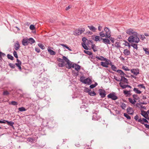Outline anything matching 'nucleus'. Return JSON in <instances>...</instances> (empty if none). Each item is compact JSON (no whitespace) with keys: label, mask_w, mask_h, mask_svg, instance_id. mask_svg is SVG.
Masks as SVG:
<instances>
[{"label":"nucleus","mask_w":149,"mask_h":149,"mask_svg":"<svg viewBox=\"0 0 149 149\" xmlns=\"http://www.w3.org/2000/svg\"><path fill=\"white\" fill-rule=\"evenodd\" d=\"M104 31L105 32V33H104L103 31L99 32L100 36L101 37H105L107 38H110L111 36L110 30L107 27H105L104 28Z\"/></svg>","instance_id":"nucleus-1"},{"label":"nucleus","mask_w":149,"mask_h":149,"mask_svg":"<svg viewBox=\"0 0 149 149\" xmlns=\"http://www.w3.org/2000/svg\"><path fill=\"white\" fill-rule=\"evenodd\" d=\"M138 34L135 33V34L129 36L128 40L130 42H134L136 43H138L140 41L139 38L138 37Z\"/></svg>","instance_id":"nucleus-2"},{"label":"nucleus","mask_w":149,"mask_h":149,"mask_svg":"<svg viewBox=\"0 0 149 149\" xmlns=\"http://www.w3.org/2000/svg\"><path fill=\"white\" fill-rule=\"evenodd\" d=\"M80 79L81 82L85 84H87L88 85H90L92 83L91 79L90 78L88 77L86 79H85V77H80Z\"/></svg>","instance_id":"nucleus-3"},{"label":"nucleus","mask_w":149,"mask_h":149,"mask_svg":"<svg viewBox=\"0 0 149 149\" xmlns=\"http://www.w3.org/2000/svg\"><path fill=\"white\" fill-rule=\"evenodd\" d=\"M104 61H105V62H101V65L104 67L108 68V65H110V63H111V61L107 59H106V60H105Z\"/></svg>","instance_id":"nucleus-4"},{"label":"nucleus","mask_w":149,"mask_h":149,"mask_svg":"<svg viewBox=\"0 0 149 149\" xmlns=\"http://www.w3.org/2000/svg\"><path fill=\"white\" fill-rule=\"evenodd\" d=\"M107 97L109 98H110L113 100H116L118 99V97L116 96L115 93H110L107 95Z\"/></svg>","instance_id":"nucleus-5"},{"label":"nucleus","mask_w":149,"mask_h":149,"mask_svg":"<svg viewBox=\"0 0 149 149\" xmlns=\"http://www.w3.org/2000/svg\"><path fill=\"white\" fill-rule=\"evenodd\" d=\"M85 30L84 28H81V29H78L74 31V35L77 36L80 35Z\"/></svg>","instance_id":"nucleus-6"},{"label":"nucleus","mask_w":149,"mask_h":149,"mask_svg":"<svg viewBox=\"0 0 149 149\" xmlns=\"http://www.w3.org/2000/svg\"><path fill=\"white\" fill-rule=\"evenodd\" d=\"M100 118V117L98 115L97 113V112L93 113L92 116V119L93 120H97Z\"/></svg>","instance_id":"nucleus-7"},{"label":"nucleus","mask_w":149,"mask_h":149,"mask_svg":"<svg viewBox=\"0 0 149 149\" xmlns=\"http://www.w3.org/2000/svg\"><path fill=\"white\" fill-rule=\"evenodd\" d=\"M99 94L100 96L101 97L103 98L106 95V92L105 91L102 89H100L99 90Z\"/></svg>","instance_id":"nucleus-8"},{"label":"nucleus","mask_w":149,"mask_h":149,"mask_svg":"<svg viewBox=\"0 0 149 149\" xmlns=\"http://www.w3.org/2000/svg\"><path fill=\"white\" fill-rule=\"evenodd\" d=\"M130 71L135 76L137 75L139 73V70L138 69H133L131 70Z\"/></svg>","instance_id":"nucleus-9"},{"label":"nucleus","mask_w":149,"mask_h":149,"mask_svg":"<svg viewBox=\"0 0 149 149\" xmlns=\"http://www.w3.org/2000/svg\"><path fill=\"white\" fill-rule=\"evenodd\" d=\"M126 33L129 35H133L135 34V33H137L135 32L133 29H130L126 31Z\"/></svg>","instance_id":"nucleus-10"},{"label":"nucleus","mask_w":149,"mask_h":149,"mask_svg":"<svg viewBox=\"0 0 149 149\" xmlns=\"http://www.w3.org/2000/svg\"><path fill=\"white\" fill-rule=\"evenodd\" d=\"M108 38H101V39L102 40V42L104 43L106 45L110 44L111 43L110 40L109 39H108Z\"/></svg>","instance_id":"nucleus-11"},{"label":"nucleus","mask_w":149,"mask_h":149,"mask_svg":"<svg viewBox=\"0 0 149 149\" xmlns=\"http://www.w3.org/2000/svg\"><path fill=\"white\" fill-rule=\"evenodd\" d=\"M141 115L143 116L144 118L148 120L149 119V117L148 116V114L147 112H146L145 111H141Z\"/></svg>","instance_id":"nucleus-12"},{"label":"nucleus","mask_w":149,"mask_h":149,"mask_svg":"<svg viewBox=\"0 0 149 149\" xmlns=\"http://www.w3.org/2000/svg\"><path fill=\"white\" fill-rule=\"evenodd\" d=\"M72 67L77 71H79L80 69V66L76 63H74Z\"/></svg>","instance_id":"nucleus-13"},{"label":"nucleus","mask_w":149,"mask_h":149,"mask_svg":"<svg viewBox=\"0 0 149 149\" xmlns=\"http://www.w3.org/2000/svg\"><path fill=\"white\" fill-rule=\"evenodd\" d=\"M22 44L24 46L27 45L29 43L28 42V38H24L22 40Z\"/></svg>","instance_id":"nucleus-14"},{"label":"nucleus","mask_w":149,"mask_h":149,"mask_svg":"<svg viewBox=\"0 0 149 149\" xmlns=\"http://www.w3.org/2000/svg\"><path fill=\"white\" fill-rule=\"evenodd\" d=\"M17 63H15V65L18 68V69L21 70L22 69L21 66L22 63L21 62L17 59Z\"/></svg>","instance_id":"nucleus-15"},{"label":"nucleus","mask_w":149,"mask_h":149,"mask_svg":"<svg viewBox=\"0 0 149 149\" xmlns=\"http://www.w3.org/2000/svg\"><path fill=\"white\" fill-rule=\"evenodd\" d=\"M123 93L125 95H126V96H130L131 94L130 93V91H127V90H125L123 91Z\"/></svg>","instance_id":"nucleus-16"},{"label":"nucleus","mask_w":149,"mask_h":149,"mask_svg":"<svg viewBox=\"0 0 149 149\" xmlns=\"http://www.w3.org/2000/svg\"><path fill=\"white\" fill-rule=\"evenodd\" d=\"M14 48L15 50H17L19 48V45L18 42L17 41L14 45Z\"/></svg>","instance_id":"nucleus-17"},{"label":"nucleus","mask_w":149,"mask_h":149,"mask_svg":"<svg viewBox=\"0 0 149 149\" xmlns=\"http://www.w3.org/2000/svg\"><path fill=\"white\" fill-rule=\"evenodd\" d=\"M67 65H66V67L67 68L70 69L73 68L72 66L74 63L70 62V61L67 62Z\"/></svg>","instance_id":"nucleus-18"},{"label":"nucleus","mask_w":149,"mask_h":149,"mask_svg":"<svg viewBox=\"0 0 149 149\" xmlns=\"http://www.w3.org/2000/svg\"><path fill=\"white\" fill-rule=\"evenodd\" d=\"M127 111L128 113L130 115H132L133 114V111L131 107H129L127 109Z\"/></svg>","instance_id":"nucleus-19"},{"label":"nucleus","mask_w":149,"mask_h":149,"mask_svg":"<svg viewBox=\"0 0 149 149\" xmlns=\"http://www.w3.org/2000/svg\"><path fill=\"white\" fill-rule=\"evenodd\" d=\"M117 72L121 75V77L124 76H126V74L121 70H117Z\"/></svg>","instance_id":"nucleus-20"},{"label":"nucleus","mask_w":149,"mask_h":149,"mask_svg":"<svg viewBox=\"0 0 149 149\" xmlns=\"http://www.w3.org/2000/svg\"><path fill=\"white\" fill-rule=\"evenodd\" d=\"M91 48L94 52H97L98 49V47L96 46L95 45L92 44L91 45Z\"/></svg>","instance_id":"nucleus-21"},{"label":"nucleus","mask_w":149,"mask_h":149,"mask_svg":"<svg viewBox=\"0 0 149 149\" xmlns=\"http://www.w3.org/2000/svg\"><path fill=\"white\" fill-rule=\"evenodd\" d=\"M47 50L48 52L51 55H54L56 54V52L51 50L49 47L48 48Z\"/></svg>","instance_id":"nucleus-22"},{"label":"nucleus","mask_w":149,"mask_h":149,"mask_svg":"<svg viewBox=\"0 0 149 149\" xmlns=\"http://www.w3.org/2000/svg\"><path fill=\"white\" fill-rule=\"evenodd\" d=\"M88 27L89 28L90 30L94 32H95L97 30V29L93 26H88Z\"/></svg>","instance_id":"nucleus-23"},{"label":"nucleus","mask_w":149,"mask_h":149,"mask_svg":"<svg viewBox=\"0 0 149 149\" xmlns=\"http://www.w3.org/2000/svg\"><path fill=\"white\" fill-rule=\"evenodd\" d=\"M123 53L124 55L126 56H128L130 54V51L127 49H124Z\"/></svg>","instance_id":"nucleus-24"},{"label":"nucleus","mask_w":149,"mask_h":149,"mask_svg":"<svg viewBox=\"0 0 149 149\" xmlns=\"http://www.w3.org/2000/svg\"><path fill=\"white\" fill-rule=\"evenodd\" d=\"M28 42L29 43L32 44L35 42L34 39L32 38H30L29 39L28 38Z\"/></svg>","instance_id":"nucleus-25"},{"label":"nucleus","mask_w":149,"mask_h":149,"mask_svg":"<svg viewBox=\"0 0 149 149\" xmlns=\"http://www.w3.org/2000/svg\"><path fill=\"white\" fill-rule=\"evenodd\" d=\"M146 119L144 118H140L138 120V122L142 124H145L144 123L145 122V120H146Z\"/></svg>","instance_id":"nucleus-26"},{"label":"nucleus","mask_w":149,"mask_h":149,"mask_svg":"<svg viewBox=\"0 0 149 149\" xmlns=\"http://www.w3.org/2000/svg\"><path fill=\"white\" fill-rule=\"evenodd\" d=\"M101 37L100 36H95L94 38H93V40H94L95 41H100V39H101ZM101 38H102L101 37Z\"/></svg>","instance_id":"nucleus-27"},{"label":"nucleus","mask_w":149,"mask_h":149,"mask_svg":"<svg viewBox=\"0 0 149 149\" xmlns=\"http://www.w3.org/2000/svg\"><path fill=\"white\" fill-rule=\"evenodd\" d=\"M96 58H97V59L101 61H104L105 60H106V59H107L106 58H104L102 56H97L96 57Z\"/></svg>","instance_id":"nucleus-28"},{"label":"nucleus","mask_w":149,"mask_h":149,"mask_svg":"<svg viewBox=\"0 0 149 149\" xmlns=\"http://www.w3.org/2000/svg\"><path fill=\"white\" fill-rule=\"evenodd\" d=\"M128 100L129 102L132 104H134L136 102V101L135 100L130 98H128Z\"/></svg>","instance_id":"nucleus-29"},{"label":"nucleus","mask_w":149,"mask_h":149,"mask_svg":"<svg viewBox=\"0 0 149 149\" xmlns=\"http://www.w3.org/2000/svg\"><path fill=\"white\" fill-rule=\"evenodd\" d=\"M110 65L111 66V68L113 71H116L117 72V68L116 67L113 65L111 63H110Z\"/></svg>","instance_id":"nucleus-30"},{"label":"nucleus","mask_w":149,"mask_h":149,"mask_svg":"<svg viewBox=\"0 0 149 149\" xmlns=\"http://www.w3.org/2000/svg\"><path fill=\"white\" fill-rule=\"evenodd\" d=\"M133 91L135 92V93L140 94L141 93V91L139 90L137 88H134Z\"/></svg>","instance_id":"nucleus-31"},{"label":"nucleus","mask_w":149,"mask_h":149,"mask_svg":"<svg viewBox=\"0 0 149 149\" xmlns=\"http://www.w3.org/2000/svg\"><path fill=\"white\" fill-rule=\"evenodd\" d=\"M121 81H123L124 82L127 83L128 82L127 79L125 78L124 76L123 77H121V79L120 80Z\"/></svg>","instance_id":"nucleus-32"},{"label":"nucleus","mask_w":149,"mask_h":149,"mask_svg":"<svg viewBox=\"0 0 149 149\" xmlns=\"http://www.w3.org/2000/svg\"><path fill=\"white\" fill-rule=\"evenodd\" d=\"M88 94L91 96H94L96 95V94L93 91H91V90L89 92Z\"/></svg>","instance_id":"nucleus-33"},{"label":"nucleus","mask_w":149,"mask_h":149,"mask_svg":"<svg viewBox=\"0 0 149 149\" xmlns=\"http://www.w3.org/2000/svg\"><path fill=\"white\" fill-rule=\"evenodd\" d=\"M60 45L63 47H65L68 50L70 51H71L72 49H70L69 47L67 45H65L63 44H60Z\"/></svg>","instance_id":"nucleus-34"},{"label":"nucleus","mask_w":149,"mask_h":149,"mask_svg":"<svg viewBox=\"0 0 149 149\" xmlns=\"http://www.w3.org/2000/svg\"><path fill=\"white\" fill-rule=\"evenodd\" d=\"M9 104H12L14 106H16L18 104V103L16 102L15 101H12L11 102H9Z\"/></svg>","instance_id":"nucleus-35"},{"label":"nucleus","mask_w":149,"mask_h":149,"mask_svg":"<svg viewBox=\"0 0 149 149\" xmlns=\"http://www.w3.org/2000/svg\"><path fill=\"white\" fill-rule=\"evenodd\" d=\"M133 97L134 99L135 100H139V98L138 97V96L137 95L134 94L133 95Z\"/></svg>","instance_id":"nucleus-36"},{"label":"nucleus","mask_w":149,"mask_h":149,"mask_svg":"<svg viewBox=\"0 0 149 149\" xmlns=\"http://www.w3.org/2000/svg\"><path fill=\"white\" fill-rule=\"evenodd\" d=\"M65 65V63L64 62L59 63H58V66L60 67H63Z\"/></svg>","instance_id":"nucleus-37"},{"label":"nucleus","mask_w":149,"mask_h":149,"mask_svg":"<svg viewBox=\"0 0 149 149\" xmlns=\"http://www.w3.org/2000/svg\"><path fill=\"white\" fill-rule=\"evenodd\" d=\"M84 52L86 54L90 56L92 55V57H93V56L92 55V53L91 52L88 51L84 50Z\"/></svg>","instance_id":"nucleus-38"},{"label":"nucleus","mask_w":149,"mask_h":149,"mask_svg":"<svg viewBox=\"0 0 149 149\" xmlns=\"http://www.w3.org/2000/svg\"><path fill=\"white\" fill-rule=\"evenodd\" d=\"M143 49L145 52L146 54L149 55V51H148V48L143 47Z\"/></svg>","instance_id":"nucleus-39"},{"label":"nucleus","mask_w":149,"mask_h":149,"mask_svg":"<svg viewBox=\"0 0 149 149\" xmlns=\"http://www.w3.org/2000/svg\"><path fill=\"white\" fill-rule=\"evenodd\" d=\"M119 84L120 86L123 89L125 88H127L126 85H124L121 82H120L119 83Z\"/></svg>","instance_id":"nucleus-40"},{"label":"nucleus","mask_w":149,"mask_h":149,"mask_svg":"<svg viewBox=\"0 0 149 149\" xmlns=\"http://www.w3.org/2000/svg\"><path fill=\"white\" fill-rule=\"evenodd\" d=\"M18 110L19 111H21V112L25 111L26 110L25 108L24 107H21L19 108H18Z\"/></svg>","instance_id":"nucleus-41"},{"label":"nucleus","mask_w":149,"mask_h":149,"mask_svg":"<svg viewBox=\"0 0 149 149\" xmlns=\"http://www.w3.org/2000/svg\"><path fill=\"white\" fill-rule=\"evenodd\" d=\"M27 141L30 142H33L35 141V139L33 138H27Z\"/></svg>","instance_id":"nucleus-42"},{"label":"nucleus","mask_w":149,"mask_h":149,"mask_svg":"<svg viewBox=\"0 0 149 149\" xmlns=\"http://www.w3.org/2000/svg\"><path fill=\"white\" fill-rule=\"evenodd\" d=\"M97 85V83L95 82V84L91 85L90 87L91 88H93L95 87Z\"/></svg>","instance_id":"nucleus-43"},{"label":"nucleus","mask_w":149,"mask_h":149,"mask_svg":"<svg viewBox=\"0 0 149 149\" xmlns=\"http://www.w3.org/2000/svg\"><path fill=\"white\" fill-rule=\"evenodd\" d=\"M38 45L39 47L42 49H45V47L43 44L41 43H38Z\"/></svg>","instance_id":"nucleus-44"},{"label":"nucleus","mask_w":149,"mask_h":149,"mask_svg":"<svg viewBox=\"0 0 149 149\" xmlns=\"http://www.w3.org/2000/svg\"><path fill=\"white\" fill-rule=\"evenodd\" d=\"M131 46L132 47L136 49V50L137 49H138V47H137V45L136 44L132 43L131 45Z\"/></svg>","instance_id":"nucleus-45"},{"label":"nucleus","mask_w":149,"mask_h":149,"mask_svg":"<svg viewBox=\"0 0 149 149\" xmlns=\"http://www.w3.org/2000/svg\"><path fill=\"white\" fill-rule=\"evenodd\" d=\"M82 45L83 47L86 50H88V48L86 46V45L85 44V43H82Z\"/></svg>","instance_id":"nucleus-46"},{"label":"nucleus","mask_w":149,"mask_h":149,"mask_svg":"<svg viewBox=\"0 0 149 149\" xmlns=\"http://www.w3.org/2000/svg\"><path fill=\"white\" fill-rule=\"evenodd\" d=\"M137 86L138 87H139L140 88H143L144 89H146V87L144 86V85L143 84H139Z\"/></svg>","instance_id":"nucleus-47"},{"label":"nucleus","mask_w":149,"mask_h":149,"mask_svg":"<svg viewBox=\"0 0 149 149\" xmlns=\"http://www.w3.org/2000/svg\"><path fill=\"white\" fill-rule=\"evenodd\" d=\"M7 56L8 59H10L11 60H13L14 58L12 55L10 54H8Z\"/></svg>","instance_id":"nucleus-48"},{"label":"nucleus","mask_w":149,"mask_h":149,"mask_svg":"<svg viewBox=\"0 0 149 149\" xmlns=\"http://www.w3.org/2000/svg\"><path fill=\"white\" fill-rule=\"evenodd\" d=\"M115 47L117 48H119L120 47V43L118 42H116L115 43Z\"/></svg>","instance_id":"nucleus-49"},{"label":"nucleus","mask_w":149,"mask_h":149,"mask_svg":"<svg viewBox=\"0 0 149 149\" xmlns=\"http://www.w3.org/2000/svg\"><path fill=\"white\" fill-rule=\"evenodd\" d=\"M124 116L127 118V119H130L131 117H130L126 113H124Z\"/></svg>","instance_id":"nucleus-50"},{"label":"nucleus","mask_w":149,"mask_h":149,"mask_svg":"<svg viewBox=\"0 0 149 149\" xmlns=\"http://www.w3.org/2000/svg\"><path fill=\"white\" fill-rule=\"evenodd\" d=\"M5 56V54L0 52V60H1L2 59V56Z\"/></svg>","instance_id":"nucleus-51"},{"label":"nucleus","mask_w":149,"mask_h":149,"mask_svg":"<svg viewBox=\"0 0 149 149\" xmlns=\"http://www.w3.org/2000/svg\"><path fill=\"white\" fill-rule=\"evenodd\" d=\"M9 93L7 91H4L3 92V95H9Z\"/></svg>","instance_id":"nucleus-52"},{"label":"nucleus","mask_w":149,"mask_h":149,"mask_svg":"<svg viewBox=\"0 0 149 149\" xmlns=\"http://www.w3.org/2000/svg\"><path fill=\"white\" fill-rule=\"evenodd\" d=\"M30 29L31 30H33L35 29V27L34 25H31L29 27Z\"/></svg>","instance_id":"nucleus-53"},{"label":"nucleus","mask_w":149,"mask_h":149,"mask_svg":"<svg viewBox=\"0 0 149 149\" xmlns=\"http://www.w3.org/2000/svg\"><path fill=\"white\" fill-rule=\"evenodd\" d=\"M9 65L12 68H14L15 67V65L13 63H9Z\"/></svg>","instance_id":"nucleus-54"},{"label":"nucleus","mask_w":149,"mask_h":149,"mask_svg":"<svg viewBox=\"0 0 149 149\" xmlns=\"http://www.w3.org/2000/svg\"><path fill=\"white\" fill-rule=\"evenodd\" d=\"M6 121L8 125H9L10 126H13L14 124L13 122H12L11 121L9 122L7 120H6Z\"/></svg>","instance_id":"nucleus-55"},{"label":"nucleus","mask_w":149,"mask_h":149,"mask_svg":"<svg viewBox=\"0 0 149 149\" xmlns=\"http://www.w3.org/2000/svg\"><path fill=\"white\" fill-rule=\"evenodd\" d=\"M122 68L125 71H129L130 70L127 67L125 66H123L122 67Z\"/></svg>","instance_id":"nucleus-56"},{"label":"nucleus","mask_w":149,"mask_h":149,"mask_svg":"<svg viewBox=\"0 0 149 149\" xmlns=\"http://www.w3.org/2000/svg\"><path fill=\"white\" fill-rule=\"evenodd\" d=\"M63 61H65L67 63L69 61L68 58L65 56L63 57Z\"/></svg>","instance_id":"nucleus-57"},{"label":"nucleus","mask_w":149,"mask_h":149,"mask_svg":"<svg viewBox=\"0 0 149 149\" xmlns=\"http://www.w3.org/2000/svg\"><path fill=\"white\" fill-rule=\"evenodd\" d=\"M13 55L16 58H18V56L17 53V52L15 51H14L13 53Z\"/></svg>","instance_id":"nucleus-58"},{"label":"nucleus","mask_w":149,"mask_h":149,"mask_svg":"<svg viewBox=\"0 0 149 149\" xmlns=\"http://www.w3.org/2000/svg\"><path fill=\"white\" fill-rule=\"evenodd\" d=\"M109 39V40H110L112 43H114V39L112 37H110V38H108Z\"/></svg>","instance_id":"nucleus-59"},{"label":"nucleus","mask_w":149,"mask_h":149,"mask_svg":"<svg viewBox=\"0 0 149 149\" xmlns=\"http://www.w3.org/2000/svg\"><path fill=\"white\" fill-rule=\"evenodd\" d=\"M73 74L74 76H77L79 74V71H77L76 72H73Z\"/></svg>","instance_id":"nucleus-60"},{"label":"nucleus","mask_w":149,"mask_h":149,"mask_svg":"<svg viewBox=\"0 0 149 149\" xmlns=\"http://www.w3.org/2000/svg\"><path fill=\"white\" fill-rule=\"evenodd\" d=\"M121 108L123 109H124L126 107V105L125 104H123L121 106Z\"/></svg>","instance_id":"nucleus-61"},{"label":"nucleus","mask_w":149,"mask_h":149,"mask_svg":"<svg viewBox=\"0 0 149 149\" xmlns=\"http://www.w3.org/2000/svg\"><path fill=\"white\" fill-rule=\"evenodd\" d=\"M90 90H91L90 89H88V88H86L85 89V92H87V93H88L90 91Z\"/></svg>","instance_id":"nucleus-62"},{"label":"nucleus","mask_w":149,"mask_h":149,"mask_svg":"<svg viewBox=\"0 0 149 149\" xmlns=\"http://www.w3.org/2000/svg\"><path fill=\"white\" fill-rule=\"evenodd\" d=\"M35 49V51L38 53H39L40 52V50L38 48L36 47Z\"/></svg>","instance_id":"nucleus-63"},{"label":"nucleus","mask_w":149,"mask_h":149,"mask_svg":"<svg viewBox=\"0 0 149 149\" xmlns=\"http://www.w3.org/2000/svg\"><path fill=\"white\" fill-rule=\"evenodd\" d=\"M141 39L142 40H143L145 39V37L144 36L142 35H140Z\"/></svg>","instance_id":"nucleus-64"}]
</instances>
